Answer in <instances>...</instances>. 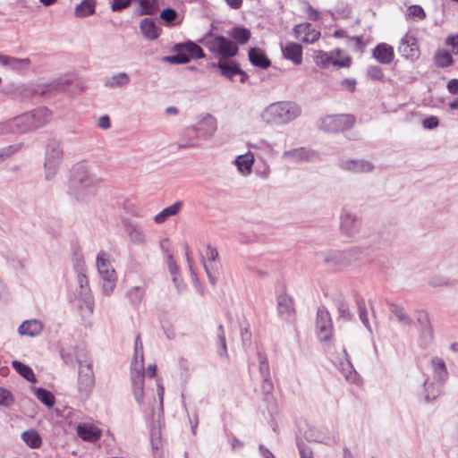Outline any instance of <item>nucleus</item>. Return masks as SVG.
I'll return each mask as SVG.
<instances>
[{"instance_id":"9","label":"nucleus","mask_w":458,"mask_h":458,"mask_svg":"<svg viewBox=\"0 0 458 458\" xmlns=\"http://www.w3.org/2000/svg\"><path fill=\"white\" fill-rule=\"evenodd\" d=\"M212 66L217 67L220 70L221 74L231 81H233V77L235 75H240L241 82H244L247 77L246 73L241 70L240 66L233 61L229 63L220 61L217 64H212Z\"/></svg>"},{"instance_id":"34","label":"nucleus","mask_w":458,"mask_h":458,"mask_svg":"<svg viewBox=\"0 0 458 458\" xmlns=\"http://www.w3.org/2000/svg\"><path fill=\"white\" fill-rule=\"evenodd\" d=\"M391 311L397 317L398 320L403 324H411V319L409 315L405 312L403 307L397 304H391Z\"/></svg>"},{"instance_id":"5","label":"nucleus","mask_w":458,"mask_h":458,"mask_svg":"<svg viewBox=\"0 0 458 458\" xmlns=\"http://www.w3.org/2000/svg\"><path fill=\"white\" fill-rule=\"evenodd\" d=\"M356 123L353 114H330L322 120V128L328 132H339L351 129Z\"/></svg>"},{"instance_id":"32","label":"nucleus","mask_w":458,"mask_h":458,"mask_svg":"<svg viewBox=\"0 0 458 458\" xmlns=\"http://www.w3.org/2000/svg\"><path fill=\"white\" fill-rule=\"evenodd\" d=\"M434 61L437 66L441 68L449 67L454 64L452 55L445 50H438L434 56Z\"/></svg>"},{"instance_id":"42","label":"nucleus","mask_w":458,"mask_h":458,"mask_svg":"<svg viewBox=\"0 0 458 458\" xmlns=\"http://www.w3.org/2000/svg\"><path fill=\"white\" fill-rule=\"evenodd\" d=\"M132 0H113L111 4V9L114 12H119L127 8Z\"/></svg>"},{"instance_id":"49","label":"nucleus","mask_w":458,"mask_h":458,"mask_svg":"<svg viewBox=\"0 0 458 458\" xmlns=\"http://www.w3.org/2000/svg\"><path fill=\"white\" fill-rule=\"evenodd\" d=\"M355 220L351 216L347 215L342 218L341 227L343 230H345L347 233H350L348 226L354 224Z\"/></svg>"},{"instance_id":"58","label":"nucleus","mask_w":458,"mask_h":458,"mask_svg":"<svg viewBox=\"0 0 458 458\" xmlns=\"http://www.w3.org/2000/svg\"><path fill=\"white\" fill-rule=\"evenodd\" d=\"M334 37L335 38H344L346 37V33L344 30H336L335 32H334Z\"/></svg>"},{"instance_id":"1","label":"nucleus","mask_w":458,"mask_h":458,"mask_svg":"<svg viewBox=\"0 0 458 458\" xmlns=\"http://www.w3.org/2000/svg\"><path fill=\"white\" fill-rule=\"evenodd\" d=\"M301 114L300 106L291 101H278L270 104L262 114L267 123L284 124L296 119Z\"/></svg>"},{"instance_id":"46","label":"nucleus","mask_w":458,"mask_h":458,"mask_svg":"<svg viewBox=\"0 0 458 458\" xmlns=\"http://www.w3.org/2000/svg\"><path fill=\"white\" fill-rule=\"evenodd\" d=\"M350 40L353 42L354 49L356 51L362 52L366 47V44L364 42L363 37L357 36V37H351Z\"/></svg>"},{"instance_id":"24","label":"nucleus","mask_w":458,"mask_h":458,"mask_svg":"<svg viewBox=\"0 0 458 458\" xmlns=\"http://www.w3.org/2000/svg\"><path fill=\"white\" fill-rule=\"evenodd\" d=\"M145 296V288L142 286H134L129 289L125 297L127 298L130 304L133 306H139Z\"/></svg>"},{"instance_id":"54","label":"nucleus","mask_w":458,"mask_h":458,"mask_svg":"<svg viewBox=\"0 0 458 458\" xmlns=\"http://www.w3.org/2000/svg\"><path fill=\"white\" fill-rule=\"evenodd\" d=\"M111 123H110V120H109V117L106 116V115H104L102 117H100L99 121H98V126L101 128V129H108L110 127Z\"/></svg>"},{"instance_id":"31","label":"nucleus","mask_w":458,"mask_h":458,"mask_svg":"<svg viewBox=\"0 0 458 458\" xmlns=\"http://www.w3.org/2000/svg\"><path fill=\"white\" fill-rule=\"evenodd\" d=\"M12 365L15 370L28 381L32 383L36 382L37 378L31 368L18 360H13Z\"/></svg>"},{"instance_id":"48","label":"nucleus","mask_w":458,"mask_h":458,"mask_svg":"<svg viewBox=\"0 0 458 458\" xmlns=\"http://www.w3.org/2000/svg\"><path fill=\"white\" fill-rule=\"evenodd\" d=\"M357 81L355 79H344L342 81L341 85L349 92H354L356 89Z\"/></svg>"},{"instance_id":"38","label":"nucleus","mask_w":458,"mask_h":458,"mask_svg":"<svg viewBox=\"0 0 458 458\" xmlns=\"http://www.w3.org/2000/svg\"><path fill=\"white\" fill-rule=\"evenodd\" d=\"M407 15L411 19L424 20L426 13L420 5L413 4L408 7Z\"/></svg>"},{"instance_id":"30","label":"nucleus","mask_w":458,"mask_h":458,"mask_svg":"<svg viewBox=\"0 0 458 458\" xmlns=\"http://www.w3.org/2000/svg\"><path fill=\"white\" fill-rule=\"evenodd\" d=\"M278 310L281 314L294 315L293 301L287 295H280L277 299Z\"/></svg>"},{"instance_id":"40","label":"nucleus","mask_w":458,"mask_h":458,"mask_svg":"<svg viewBox=\"0 0 458 458\" xmlns=\"http://www.w3.org/2000/svg\"><path fill=\"white\" fill-rule=\"evenodd\" d=\"M177 18V13L174 9L167 7L160 13V19L168 24H171Z\"/></svg>"},{"instance_id":"20","label":"nucleus","mask_w":458,"mask_h":458,"mask_svg":"<svg viewBox=\"0 0 458 458\" xmlns=\"http://www.w3.org/2000/svg\"><path fill=\"white\" fill-rule=\"evenodd\" d=\"M47 114V110H40L36 114H25L15 119V123L17 125L20 123L27 125L28 129H35L39 126V124L35 123L36 117L45 116Z\"/></svg>"},{"instance_id":"53","label":"nucleus","mask_w":458,"mask_h":458,"mask_svg":"<svg viewBox=\"0 0 458 458\" xmlns=\"http://www.w3.org/2000/svg\"><path fill=\"white\" fill-rule=\"evenodd\" d=\"M307 14L309 16L310 19L311 20H318V17H319V13L318 11H316L311 5L308 4L307 6Z\"/></svg>"},{"instance_id":"23","label":"nucleus","mask_w":458,"mask_h":458,"mask_svg":"<svg viewBox=\"0 0 458 458\" xmlns=\"http://www.w3.org/2000/svg\"><path fill=\"white\" fill-rule=\"evenodd\" d=\"M229 36L238 44H246L250 37L251 32L250 30L242 27H234L229 31Z\"/></svg>"},{"instance_id":"55","label":"nucleus","mask_w":458,"mask_h":458,"mask_svg":"<svg viewBox=\"0 0 458 458\" xmlns=\"http://www.w3.org/2000/svg\"><path fill=\"white\" fill-rule=\"evenodd\" d=\"M146 373L148 377H155L157 375V366L155 364L148 365Z\"/></svg>"},{"instance_id":"50","label":"nucleus","mask_w":458,"mask_h":458,"mask_svg":"<svg viewBox=\"0 0 458 458\" xmlns=\"http://www.w3.org/2000/svg\"><path fill=\"white\" fill-rule=\"evenodd\" d=\"M131 239L133 242H145V236L140 230H132L130 233Z\"/></svg>"},{"instance_id":"33","label":"nucleus","mask_w":458,"mask_h":458,"mask_svg":"<svg viewBox=\"0 0 458 458\" xmlns=\"http://www.w3.org/2000/svg\"><path fill=\"white\" fill-rule=\"evenodd\" d=\"M36 397L45 405L51 408L55 404V397L54 395L47 390L44 388H37L35 390Z\"/></svg>"},{"instance_id":"52","label":"nucleus","mask_w":458,"mask_h":458,"mask_svg":"<svg viewBox=\"0 0 458 458\" xmlns=\"http://www.w3.org/2000/svg\"><path fill=\"white\" fill-rule=\"evenodd\" d=\"M226 4L234 10H238L242 7L243 1L242 0H225Z\"/></svg>"},{"instance_id":"8","label":"nucleus","mask_w":458,"mask_h":458,"mask_svg":"<svg viewBox=\"0 0 458 458\" xmlns=\"http://www.w3.org/2000/svg\"><path fill=\"white\" fill-rule=\"evenodd\" d=\"M398 49L399 52L406 58L417 57L420 53L417 38L409 32L406 33L402 38Z\"/></svg>"},{"instance_id":"28","label":"nucleus","mask_w":458,"mask_h":458,"mask_svg":"<svg viewBox=\"0 0 458 458\" xmlns=\"http://www.w3.org/2000/svg\"><path fill=\"white\" fill-rule=\"evenodd\" d=\"M21 438L30 448H39L42 445V439L35 429L24 431Z\"/></svg>"},{"instance_id":"57","label":"nucleus","mask_w":458,"mask_h":458,"mask_svg":"<svg viewBox=\"0 0 458 458\" xmlns=\"http://www.w3.org/2000/svg\"><path fill=\"white\" fill-rule=\"evenodd\" d=\"M10 56L0 55V64L8 66L10 63Z\"/></svg>"},{"instance_id":"18","label":"nucleus","mask_w":458,"mask_h":458,"mask_svg":"<svg viewBox=\"0 0 458 458\" xmlns=\"http://www.w3.org/2000/svg\"><path fill=\"white\" fill-rule=\"evenodd\" d=\"M341 167L344 170L352 171L355 173L369 172L372 170L373 165L365 160H346L341 163Z\"/></svg>"},{"instance_id":"21","label":"nucleus","mask_w":458,"mask_h":458,"mask_svg":"<svg viewBox=\"0 0 458 458\" xmlns=\"http://www.w3.org/2000/svg\"><path fill=\"white\" fill-rule=\"evenodd\" d=\"M96 4V0H83L76 6L75 16L84 18L92 15L95 13Z\"/></svg>"},{"instance_id":"19","label":"nucleus","mask_w":458,"mask_h":458,"mask_svg":"<svg viewBox=\"0 0 458 458\" xmlns=\"http://www.w3.org/2000/svg\"><path fill=\"white\" fill-rule=\"evenodd\" d=\"M331 64L338 67H350L352 62V58L341 49L331 51Z\"/></svg>"},{"instance_id":"60","label":"nucleus","mask_w":458,"mask_h":458,"mask_svg":"<svg viewBox=\"0 0 458 458\" xmlns=\"http://www.w3.org/2000/svg\"><path fill=\"white\" fill-rule=\"evenodd\" d=\"M260 449L263 450V455L265 458H275L273 454L270 453L268 450L263 449L262 447H260Z\"/></svg>"},{"instance_id":"15","label":"nucleus","mask_w":458,"mask_h":458,"mask_svg":"<svg viewBox=\"0 0 458 458\" xmlns=\"http://www.w3.org/2000/svg\"><path fill=\"white\" fill-rule=\"evenodd\" d=\"M249 59L252 65L261 69H267L271 65V61L261 48L251 47L249 50Z\"/></svg>"},{"instance_id":"2","label":"nucleus","mask_w":458,"mask_h":458,"mask_svg":"<svg viewBox=\"0 0 458 458\" xmlns=\"http://www.w3.org/2000/svg\"><path fill=\"white\" fill-rule=\"evenodd\" d=\"M205 46L215 58L220 60L232 58L239 51L236 43L224 36H215L206 39Z\"/></svg>"},{"instance_id":"36","label":"nucleus","mask_w":458,"mask_h":458,"mask_svg":"<svg viewBox=\"0 0 458 458\" xmlns=\"http://www.w3.org/2000/svg\"><path fill=\"white\" fill-rule=\"evenodd\" d=\"M129 76L125 72H120L111 77L106 85L109 87L123 86L129 83Z\"/></svg>"},{"instance_id":"26","label":"nucleus","mask_w":458,"mask_h":458,"mask_svg":"<svg viewBox=\"0 0 458 458\" xmlns=\"http://www.w3.org/2000/svg\"><path fill=\"white\" fill-rule=\"evenodd\" d=\"M236 165L243 174H249L251 172L254 157L251 154H245L237 157L235 160Z\"/></svg>"},{"instance_id":"14","label":"nucleus","mask_w":458,"mask_h":458,"mask_svg":"<svg viewBox=\"0 0 458 458\" xmlns=\"http://www.w3.org/2000/svg\"><path fill=\"white\" fill-rule=\"evenodd\" d=\"M331 327L328 312L319 310L317 317V329L322 340L329 339L331 335Z\"/></svg>"},{"instance_id":"17","label":"nucleus","mask_w":458,"mask_h":458,"mask_svg":"<svg viewBox=\"0 0 458 458\" xmlns=\"http://www.w3.org/2000/svg\"><path fill=\"white\" fill-rule=\"evenodd\" d=\"M159 10L157 0H139L135 13L138 16L154 15Z\"/></svg>"},{"instance_id":"61","label":"nucleus","mask_w":458,"mask_h":458,"mask_svg":"<svg viewBox=\"0 0 458 458\" xmlns=\"http://www.w3.org/2000/svg\"><path fill=\"white\" fill-rule=\"evenodd\" d=\"M165 112L167 114H176L178 113V110L177 108L171 106L166 108Z\"/></svg>"},{"instance_id":"56","label":"nucleus","mask_w":458,"mask_h":458,"mask_svg":"<svg viewBox=\"0 0 458 458\" xmlns=\"http://www.w3.org/2000/svg\"><path fill=\"white\" fill-rule=\"evenodd\" d=\"M300 454L301 458H313L312 451L308 448L301 447Z\"/></svg>"},{"instance_id":"45","label":"nucleus","mask_w":458,"mask_h":458,"mask_svg":"<svg viewBox=\"0 0 458 458\" xmlns=\"http://www.w3.org/2000/svg\"><path fill=\"white\" fill-rule=\"evenodd\" d=\"M445 44L452 48V53L458 55V34L456 36H449L445 39Z\"/></svg>"},{"instance_id":"13","label":"nucleus","mask_w":458,"mask_h":458,"mask_svg":"<svg viewBox=\"0 0 458 458\" xmlns=\"http://www.w3.org/2000/svg\"><path fill=\"white\" fill-rule=\"evenodd\" d=\"M282 54L285 59L291 60L294 64H301L302 62V47L295 42H288L282 47Z\"/></svg>"},{"instance_id":"11","label":"nucleus","mask_w":458,"mask_h":458,"mask_svg":"<svg viewBox=\"0 0 458 458\" xmlns=\"http://www.w3.org/2000/svg\"><path fill=\"white\" fill-rule=\"evenodd\" d=\"M294 30L297 38L305 43H313L320 36V32L315 30L310 23L299 24L295 27Z\"/></svg>"},{"instance_id":"64","label":"nucleus","mask_w":458,"mask_h":458,"mask_svg":"<svg viewBox=\"0 0 458 458\" xmlns=\"http://www.w3.org/2000/svg\"><path fill=\"white\" fill-rule=\"evenodd\" d=\"M221 343H222V346H223L224 350L225 351V349H226V343H225V337L224 335L221 336Z\"/></svg>"},{"instance_id":"59","label":"nucleus","mask_w":458,"mask_h":458,"mask_svg":"<svg viewBox=\"0 0 458 458\" xmlns=\"http://www.w3.org/2000/svg\"><path fill=\"white\" fill-rule=\"evenodd\" d=\"M40 3L45 6H49L54 4L57 0H39Z\"/></svg>"},{"instance_id":"43","label":"nucleus","mask_w":458,"mask_h":458,"mask_svg":"<svg viewBox=\"0 0 458 458\" xmlns=\"http://www.w3.org/2000/svg\"><path fill=\"white\" fill-rule=\"evenodd\" d=\"M12 402L13 397L11 393L8 390L0 387V405L8 406Z\"/></svg>"},{"instance_id":"25","label":"nucleus","mask_w":458,"mask_h":458,"mask_svg":"<svg viewBox=\"0 0 458 458\" xmlns=\"http://www.w3.org/2000/svg\"><path fill=\"white\" fill-rule=\"evenodd\" d=\"M217 258H218L217 250L216 248L212 247L211 245H207L205 248L204 253L202 254V263H203V266H204V267L207 271V274H208V277L210 278L212 284H215V280L211 276V274L209 272V267L207 264V260L209 262L216 261Z\"/></svg>"},{"instance_id":"7","label":"nucleus","mask_w":458,"mask_h":458,"mask_svg":"<svg viewBox=\"0 0 458 458\" xmlns=\"http://www.w3.org/2000/svg\"><path fill=\"white\" fill-rule=\"evenodd\" d=\"M76 434L83 441L93 443L100 438L102 430L95 424L81 423L76 426Z\"/></svg>"},{"instance_id":"51","label":"nucleus","mask_w":458,"mask_h":458,"mask_svg":"<svg viewBox=\"0 0 458 458\" xmlns=\"http://www.w3.org/2000/svg\"><path fill=\"white\" fill-rule=\"evenodd\" d=\"M446 87L451 94H458V79L450 80Z\"/></svg>"},{"instance_id":"22","label":"nucleus","mask_w":458,"mask_h":458,"mask_svg":"<svg viewBox=\"0 0 458 458\" xmlns=\"http://www.w3.org/2000/svg\"><path fill=\"white\" fill-rule=\"evenodd\" d=\"M79 391L81 394L88 395L93 386L94 379L93 375L89 371L79 373Z\"/></svg>"},{"instance_id":"62","label":"nucleus","mask_w":458,"mask_h":458,"mask_svg":"<svg viewBox=\"0 0 458 458\" xmlns=\"http://www.w3.org/2000/svg\"><path fill=\"white\" fill-rule=\"evenodd\" d=\"M449 107L452 110L458 109V98L455 101L449 103Z\"/></svg>"},{"instance_id":"35","label":"nucleus","mask_w":458,"mask_h":458,"mask_svg":"<svg viewBox=\"0 0 458 458\" xmlns=\"http://www.w3.org/2000/svg\"><path fill=\"white\" fill-rule=\"evenodd\" d=\"M259 370L264 376V388H267V391H271L273 388L272 382L268 379L269 367L266 360L260 358L259 360Z\"/></svg>"},{"instance_id":"6","label":"nucleus","mask_w":458,"mask_h":458,"mask_svg":"<svg viewBox=\"0 0 458 458\" xmlns=\"http://www.w3.org/2000/svg\"><path fill=\"white\" fill-rule=\"evenodd\" d=\"M131 378L132 383L133 394L139 403L143 402L144 397V365L143 354H140V360L138 362L137 359L132 363Z\"/></svg>"},{"instance_id":"37","label":"nucleus","mask_w":458,"mask_h":458,"mask_svg":"<svg viewBox=\"0 0 458 458\" xmlns=\"http://www.w3.org/2000/svg\"><path fill=\"white\" fill-rule=\"evenodd\" d=\"M331 52L329 54L325 53L323 51H318L314 55V60L317 65L320 67H327L331 64Z\"/></svg>"},{"instance_id":"10","label":"nucleus","mask_w":458,"mask_h":458,"mask_svg":"<svg viewBox=\"0 0 458 458\" xmlns=\"http://www.w3.org/2000/svg\"><path fill=\"white\" fill-rule=\"evenodd\" d=\"M373 57L382 64H389L394 58V47L386 43L376 46L372 52Z\"/></svg>"},{"instance_id":"29","label":"nucleus","mask_w":458,"mask_h":458,"mask_svg":"<svg viewBox=\"0 0 458 458\" xmlns=\"http://www.w3.org/2000/svg\"><path fill=\"white\" fill-rule=\"evenodd\" d=\"M431 365L434 372L436 373L437 380L445 381L448 377V372L445 361L438 357H435L431 360Z\"/></svg>"},{"instance_id":"44","label":"nucleus","mask_w":458,"mask_h":458,"mask_svg":"<svg viewBox=\"0 0 458 458\" xmlns=\"http://www.w3.org/2000/svg\"><path fill=\"white\" fill-rule=\"evenodd\" d=\"M422 125L425 129L432 130L439 125V120L437 116H429L423 120Z\"/></svg>"},{"instance_id":"4","label":"nucleus","mask_w":458,"mask_h":458,"mask_svg":"<svg viewBox=\"0 0 458 458\" xmlns=\"http://www.w3.org/2000/svg\"><path fill=\"white\" fill-rule=\"evenodd\" d=\"M174 55L168 57V60L174 64H186L191 59H199L205 56L202 48L191 41L176 45L174 47Z\"/></svg>"},{"instance_id":"47","label":"nucleus","mask_w":458,"mask_h":458,"mask_svg":"<svg viewBox=\"0 0 458 458\" xmlns=\"http://www.w3.org/2000/svg\"><path fill=\"white\" fill-rule=\"evenodd\" d=\"M77 281L83 292H89V280L85 274L79 273Z\"/></svg>"},{"instance_id":"27","label":"nucleus","mask_w":458,"mask_h":458,"mask_svg":"<svg viewBox=\"0 0 458 458\" xmlns=\"http://www.w3.org/2000/svg\"><path fill=\"white\" fill-rule=\"evenodd\" d=\"M182 207L181 202H175L173 205L164 208L160 213L157 214L154 217V221L157 224L165 222L167 217L176 215Z\"/></svg>"},{"instance_id":"41","label":"nucleus","mask_w":458,"mask_h":458,"mask_svg":"<svg viewBox=\"0 0 458 458\" xmlns=\"http://www.w3.org/2000/svg\"><path fill=\"white\" fill-rule=\"evenodd\" d=\"M30 64V61L29 58L20 59V58L11 57L8 66L13 69L21 70V69L28 67Z\"/></svg>"},{"instance_id":"39","label":"nucleus","mask_w":458,"mask_h":458,"mask_svg":"<svg viewBox=\"0 0 458 458\" xmlns=\"http://www.w3.org/2000/svg\"><path fill=\"white\" fill-rule=\"evenodd\" d=\"M367 75L373 81H382L385 77L383 70L377 65L369 67L367 70Z\"/></svg>"},{"instance_id":"63","label":"nucleus","mask_w":458,"mask_h":458,"mask_svg":"<svg viewBox=\"0 0 458 458\" xmlns=\"http://www.w3.org/2000/svg\"><path fill=\"white\" fill-rule=\"evenodd\" d=\"M139 344L141 345L140 336V335H138L136 337V340H135V352H136V355L138 354V346H139Z\"/></svg>"},{"instance_id":"3","label":"nucleus","mask_w":458,"mask_h":458,"mask_svg":"<svg viewBox=\"0 0 458 458\" xmlns=\"http://www.w3.org/2000/svg\"><path fill=\"white\" fill-rule=\"evenodd\" d=\"M97 267L103 281L102 292L105 295L109 296L115 288L117 275L106 252L101 251L98 254Z\"/></svg>"},{"instance_id":"12","label":"nucleus","mask_w":458,"mask_h":458,"mask_svg":"<svg viewBox=\"0 0 458 458\" xmlns=\"http://www.w3.org/2000/svg\"><path fill=\"white\" fill-rule=\"evenodd\" d=\"M139 27L140 33L148 40H156L160 36L161 29L151 18L142 19Z\"/></svg>"},{"instance_id":"16","label":"nucleus","mask_w":458,"mask_h":458,"mask_svg":"<svg viewBox=\"0 0 458 458\" xmlns=\"http://www.w3.org/2000/svg\"><path fill=\"white\" fill-rule=\"evenodd\" d=\"M43 329L42 323L38 319H30L24 321L18 328L21 335L34 337L38 335Z\"/></svg>"}]
</instances>
